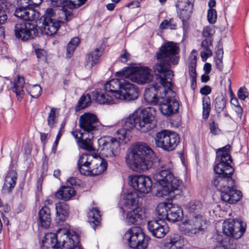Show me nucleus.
Wrapping results in <instances>:
<instances>
[{"mask_svg":"<svg viewBox=\"0 0 249 249\" xmlns=\"http://www.w3.org/2000/svg\"><path fill=\"white\" fill-rule=\"evenodd\" d=\"M180 48L177 43L168 41L159 48L155 58L157 60L153 67L156 78L160 85L152 83L145 89L144 99L150 105H159V109L165 115L170 116L178 112L179 103L174 98L158 97V93L160 90L166 93V89H171V82L174 76L172 65H177L179 60Z\"/></svg>","mask_w":249,"mask_h":249,"instance_id":"nucleus-1","label":"nucleus"},{"mask_svg":"<svg viewBox=\"0 0 249 249\" xmlns=\"http://www.w3.org/2000/svg\"><path fill=\"white\" fill-rule=\"evenodd\" d=\"M125 156L129 167L136 172L154 170L153 178L161 186L158 195L163 198H173L180 196L182 193V181L175 177L170 170V166L161 159L152 160L154 152L146 143L138 142L132 145Z\"/></svg>","mask_w":249,"mask_h":249,"instance_id":"nucleus-2","label":"nucleus"},{"mask_svg":"<svg viewBox=\"0 0 249 249\" xmlns=\"http://www.w3.org/2000/svg\"><path fill=\"white\" fill-rule=\"evenodd\" d=\"M155 111L154 107H147L123 119L121 123L122 128L117 131L119 141L111 136L100 138L98 143L102 155L107 158H113L117 155L120 143H126L129 140V133L134 127L142 132H146L156 127V124L154 121Z\"/></svg>","mask_w":249,"mask_h":249,"instance_id":"nucleus-3","label":"nucleus"},{"mask_svg":"<svg viewBox=\"0 0 249 249\" xmlns=\"http://www.w3.org/2000/svg\"><path fill=\"white\" fill-rule=\"evenodd\" d=\"M93 99L100 104H113L116 99L130 101L138 98L139 89L123 79H113L107 82L103 89L92 92Z\"/></svg>","mask_w":249,"mask_h":249,"instance_id":"nucleus-4","label":"nucleus"},{"mask_svg":"<svg viewBox=\"0 0 249 249\" xmlns=\"http://www.w3.org/2000/svg\"><path fill=\"white\" fill-rule=\"evenodd\" d=\"M213 169L216 175L212 178V184L221 192V200L229 204H234L239 201L242 195L241 191L233 188L235 181L232 178L234 171L232 166L216 163Z\"/></svg>","mask_w":249,"mask_h":249,"instance_id":"nucleus-5","label":"nucleus"},{"mask_svg":"<svg viewBox=\"0 0 249 249\" xmlns=\"http://www.w3.org/2000/svg\"><path fill=\"white\" fill-rule=\"evenodd\" d=\"M77 167L82 175L95 176L101 174L107 170V162L104 159H94L90 155L83 154L79 158Z\"/></svg>","mask_w":249,"mask_h":249,"instance_id":"nucleus-6","label":"nucleus"},{"mask_svg":"<svg viewBox=\"0 0 249 249\" xmlns=\"http://www.w3.org/2000/svg\"><path fill=\"white\" fill-rule=\"evenodd\" d=\"M139 196L136 192H128L124 195V206L127 209L126 220L131 224H139L145 217L144 209L139 203Z\"/></svg>","mask_w":249,"mask_h":249,"instance_id":"nucleus-7","label":"nucleus"},{"mask_svg":"<svg viewBox=\"0 0 249 249\" xmlns=\"http://www.w3.org/2000/svg\"><path fill=\"white\" fill-rule=\"evenodd\" d=\"M60 232L53 234L51 237L52 248L53 249H83L81 246L78 235L75 233L71 234L67 231L63 235Z\"/></svg>","mask_w":249,"mask_h":249,"instance_id":"nucleus-8","label":"nucleus"},{"mask_svg":"<svg viewBox=\"0 0 249 249\" xmlns=\"http://www.w3.org/2000/svg\"><path fill=\"white\" fill-rule=\"evenodd\" d=\"M151 71V69L146 66L141 67L134 72L130 68L125 67L116 72L115 75L119 79L127 78L139 84H144L150 83L153 79Z\"/></svg>","mask_w":249,"mask_h":249,"instance_id":"nucleus-9","label":"nucleus"},{"mask_svg":"<svg viewBox=\"0 0 249 249\" xmlns=\"http://www.w3.org/2000/svg\"><path fill=\"white\" fill-rule=\"evenodd\" d=\"M154 139L156 146L166 151L174 150L180 142L177 133L165 129L157 132Z\"/></svg>","mask_w":249,"mask_h":249,"instance_id":"nucleus-10","label":"nucleus"},{"mask_svg":"<svg viewBox=\"0 0 249 249\" xmlns=\"http://www.w3.org/2000/svg\"><path fill=\"white\" fill-rule=\"evenodd\" d=\"M206 229L205 218L201 214H193L183 222L181 231L185 235L193 236L202 234Z\"/></svg>","mask_w":249,"mask_h":249,"instance_id":"nucleus-11","label":"nucleus"},{"mask_svg":"<svg viewBox=\"0 0 249 249\" xmlns=\"http://www.w3.org/2000/svg\"><path fill=\"white\" fill-rule=\"evenodd\" d=\"M55 12L53 8H48L44 14L39 19V22L42 24L40 29L43 34L51 36L55 34L63 23L55 18Z\"/></svg>","mask_w":249,"mask_h":249,"instance_id":"nucleus-12","label":"nucleus"},{"mask_svg":"<svg viewBox=\"0 0 249 249\" xmlns=\"http://www.w3.org/2000/svg\"><path fill=\"white\" fill-rule=\"evenodd\" d=\"M124 238L128 241V245L131 248L146 249L147 247V238L139 227H132L126 231Z\"/></svg>","mask_w":249,"mask_h":249,"instance_id":"nucleus-13","label":"nucleus"},{"mask_svg":"<svg viewBox=\"0 0 249 249\" xmlns=\"http://www.w3.org/2000/svg\"><path fill=\"white\" fill-rule=\"evenodd\" d=\"M247 224L240 219L226 221L223 223V231L227 236L235 239L240 238L246 230Z\"/></svg>","mask_w":249,"mask_h":249,"instance_id":"nucleus-14","label":"nucleus"},{"mask_svg":"<svg viewBox=\"0 0 249 249\" xmlns=\"http://www.w3.org/2000/svg\"><path fill=\"white\" fill-rule=\"evenodd\" d=\"M15 36L23 41L34 38L38 35L35 25L28 21H22L15 25Z\"/></svg>","mask_w":249,"mask_h":249,"instance_id":"nucleus-15","label":"nucleus"},{"mask_svg":"<svg viewBox=\"0 0 249 249\" xmlns=\"http://www.w3.org/2000/svg\"><path fill=\"white\" fill-rule=\"evenodd\" d=\"M129 183L133 189L141 194L150 192L152 185L150 177L144 175H134L129 177Z\"/></svg>","mask_w":249,"mask_h":249,"instance_id":"nucleus-16","label":"nucleus"},{"mask_svg":"<svg viewBox=\"0 0 249 249\" xmlns=\"http://www.w3.org/2000/svg\"><path fill=\"white\" fill-rule=\"evenodd\" d=\"M80 127L85 134H92L98 129L99 122L97 116L90 113H85L79 118Z\"/></svg>","mask_w":249,"mask_h":249,"instance_id":"nucleus-17","label":"nucleus"},{"mask_svg":"<svg viewBox=\"0 0 249 249\" xmlns=\"http://www.w3.org/2000/svg\"><path fill=\"white\" fill-rule=\"evenodd\" d=\"M147 229L155 237L161 238L168 231L166 225L163 220H152L147 222Z\"/></svg>","mask_w":249,"mask_h":249,"instance_id":"nucleus-18","label":"nucleus"},{"mask_svg":"<svg viewBox=\"0 0 249 249\" xmlns=\"http://www.w3.org/2000/svg\"><path fill=\"white\" fill-rule=\"evenodd\" d=\"M194 2L190 0H177L176 6L178 14L183 24L190 16Z\"/></svg>","mask_w":249,"mask_h":249,"instance_id":"nucleus-19","label":"nucleus"},{"mask_svg":"<svg viewBox=\"0 0 249 249\" xmlns=\"http://www.w3.org/2000/svg\"><path fill=\"white\" fill-rule=\"evenodd\" d=\"M14 15L20 19L27 21L36 20L39 18V13L33 9V7L29 8H17Z\"/></svg>","mask_w":249,"mask_h":249,"instance_id":"nucleus-20","label":"nucleus"},{"mask_svg":"<svg viewBox=\"0 0 249 249\" xmlns=\"http://www.w3.org/2000/svg\"><path fill=\"white\" fill-rule=\"evenodd\" d=\"M184 246L183 238L178 234L166 237L163 249H182Z\"/></svg>","mask_w":249,"mask_h":249,"instance_id":"nucleus-21","label":"nucleus"},{"mask_svg":"<svg viewBox=\"0 0 249 249\" xmlns=\"http://www.w3.org/2000/svg\"><path fill=\"white\" fill-rule=\"evenodd\" d=\"M231 149V146L227 144L225 146L219 148L216 152V158L215 162L221 163L223 166L231 165L230 162L232 161L231 157L228 153Z\"/></svg>","mask_w":249,"mask_h":249,"instance_id":"nucleus-22","label":"nucleus"},{"mask_svg":"<svg viewBox=\"0 0 249 249\" xmlns=\"http://www.w3.org/2000/svg\"><path fill=\"white\" fill-rule=\"evenodd\" d=\"M37 222L38 226L43 229L48 228L51 222V214L50 208L44 206L39 210L38 213Z\"/></svg>","mask_w":249,"mask_h":249,"instance_id":"nucleus-23","label":"nucleus"},{"mask_svg":"<svg viewBox=\"0 0 249 249\" xmlns=\"http://www.w3.org/2000/svg\"><path fill=\"white\" fill-rule=\"evenodd\" d=\"M103 53V50L97 48L88 53L86 56L85 66L87 69H91L95 65L98 64Z\"/></svg>","mask_w":249,"mask_h":249,"instance_id":"nucleus-24","label":"nucleus"},{"mask_svg":"<svg viewBox=\"0 0 249 249\" xmlns=\"http://www.w3.org/2000/svg\"><path fill=\"white\" fill-rule=\"evenodd\" d=\"M17 178L18 174L16 171L11 170L9 171L5 178L3 190L11 193L16 184Z\"/></svg>","mask_w":249,"mask_h":249,"instance_id":"nucleus-25","label":"nucleus"},{"mask_svg":"<svg viewBox=\"0 0 249 249\" xmlns=\"http://www.w3.org/2000/svg\"><path fill=\"white\" fill-rule=\"evenodd\" d=\"M168 214L167 220L175 222L179 221L183 216V211L178 205L168 203Z\"/></svg>","mask_w":249,"mask_h":249,"instance_id":"nucleus-26","label":"nucleus"},{"mask_svg":"<svg viewBox=\"0 0 249 249\" xmlns=\"http://www.w3.org/2000/svg\"><path fill=\"white\" fill-rule=\"evenodd\" d=\"M14 85L11 89L16 93L18 99H22L24 95L23 87L25 84V80L23 77L18 75L14 79Z\"/></svg>","mask_w":249,"mask_h":249,"instance_id":"nucleus-27","label":"nucleus"},{"mask_svg":"<svg viewBox=\"0 0 249 249\" xmlns=\"http://www.w3.org/2000/svg\"><path fill=\"white\" fill-rule=\"evenodd\" d=\"M56 217L60 221H64L69 216V206L65 202H60L56 203Z\"/></svg>","mask_w":249,"mask_h":249,"instance_id":"nucleus-28","label":"nucleus"},{"mask_svg":"<svg viewBox=\"0 0 249 249\" xmlns=\"http://www.w3.org/2000/svg\"><path fill=\"white\" fill-rule=\"evenodd\" d=\"M75 194L74 188L69 186H62L56 193L55 196L59 199L69 200Z\"/></svg>","mask_w":249,"mask_h":249,"instance_id":"nucleus-29","label":"nucleus"},{"mask_svg":"<svg viewBox=\"0 0 249 249\" xmlns=\"http://www.w3.org/2000/svg\"><path fill=\"white\" fill-rule=\"evenodd\" d=\"M88 221L95 229L99 225L101 220L100 211L97 208H93L88 213Z\"/></svg>","mask_w":249,"mask_h":249,"instance_id":"nucleus-30","label":"nucleus"},{"mask_svg":"<svg viewBox=\"0 0 249 249\" xmlns=\"http://www.w3.org/2000/svg\"><path fill=\"white\" fill-rule=\"evenodd\" d=\"M215 110L217 113L220 114L226 107L227 100L223 94L218 95L213 101Z\"/></svg>","mask_w":249,"mask_h":249,"instance_id":"nucleus-31","label":"nucleus"},{"mask_svg":"<svg viewBox=\"0 0 249 249\" xmlns=\"http://www.w3.org/2000/svg\"><path fill=\"white\" fill-rule=\"evenodd\" d=\"M88 134V137L82 138L80 141H77V143L81 149L91 151L93 150L92 140L94 136L92 134Z\"/></svg>","mask_w":249,"mask_h":249,"instance_id":"nucleus-32","label":"nucleus"},{"mask_svg":"<svg viewBox=\"0 0 249 249\" xmlns=\"http://www.w3.org/2000/svg\"><path fill=\"white\" fill-rule=\"evenodd\" d=\"M91 104V97L89 94L82 95L75 107V110L78 111L89 106Z\"/></svg>","mask_w":249,"mask_h":249,"instance_id":"nucleus-33","label":"nucleus"},{"mask_svg":"<svg viewBox=\"0 0 249 249\" xmlns=\"http://www.w3.org/2000/svg\"><path fill=\"white\" fill-rule=\"evenodd\" d=\"M168 209V203H161L157 206L156 212L157 214L160 217L159 219L164 220V219H166L167 220Z\"/></svg>","mask_w":249,"mask_h":249,"instance_id":"nucleus-34","label":"nucleus"},{"mask_svg":"<svg viewBox=\"0 0 249 249\" xmlns=\"http://www.w3.org/2000/svg\"><path fill=\"white\" fill-rule=\"evenodd\" d=\"M56 109L52 107L47 117V124L51 129L54 128L58 123V119L55 115Z\"/></svg>","mask_w":249,"mask_h":249,"instance_id":"nucleus-35","label":"nucleus"},{"mask_svg":"<svg viewBox=\"0 0 249 249\" xmlns=\"http://www.w3.org/2000/svg\"><path fill=\"white\" fill-rule=\"evenodd\" d=\"M79 42L80 39L78 37H74L71 40L67 47V57H71Z\"/></svg>","mask_w":249,"mask_h":249,"instance_id":"nucleus-36","label":"nucleus"},{"mask_svg":"<svg viewBox=\"0 0 249 249\" xmlns=\"http://www.w3.org/2000/svg\"><path fill=\"white\" fill-rule=\"evenodd\" d=\"M187 207L188 212L192 215L193 214H199L198 213L201 210L202 204L200 201L195 200L190 202Z\"/></svg>","mask_w":249,"mask_h":249,"instance_id":"nucleus-37","label":"nucleus"},{"mask_svg":"<svg viewBox=\"0 0 249 249\" xmlns=\"http://www.w3.org/2000/svg\"><path fill=\"white\" fill-rule=\"evenodd\" d=\"M177 22L176 19L173 18H171L169 20H163L160 25V29L162 30L167 29L176 30L177 29Z\"/></svg>","mask_w":249,"mask_h":249,"instance_id":"nucleus-38","label":"nucleus"},{"mask_svg":"<svg viewBox=\"0 0 249 249\" xmlns=\"http://www.w3.org/2000/svg\"><path fill=\"white\" fill-rule=\"evenodd\" d=\"M28 94L34 98H37L41 93L42 89L40 86L35 85L26 88Z\"/></svg>","mask_w":249,"mask_h":249,"instance_id":"nucleus-39","label":"nucleus"},{"mask_svg":"<svg viewBox=\"0 0 249 249\" xmlns=\"http://www.w3.org/2000/svg\"><path fill=\"white\" fill-rule=\"evenodd\" d=\"M203 105V118L207 119L209 116L211 111V100L209 97H204L202 101Z\"/></svg>","mask_w":249,"mask_h":249,"instance_id":"nucleus-40","label":"nucleus"},{"mask_svg":"<svg viewBox=\"0 0 249 249\" xmlns=\"http://www.w3.org/2000/svg\"><path fill=\"white\" fill-rule=\"evenodd\" d=\"M196 56H194L193 60H191L189 63V74L190 78L191 77H196Z\"/></svg>","mask_w":249,"mask_h":249,"instance_id":"nucleus-41","label":"nucleus"},{"mask_svg":"<svg viewBox=\"0 0 249 249\" xmlns=\"http://www.w3.org/2000/svg\"><path fill=\"white\" fill-rule=\"evenodd\" d=\"M209 127L210 133L213 135H216L219 134L220 129L218 127V125L214 122V120L211 119L209 124Z\"/></svg>","mask_w":249,"mask_h":249,"instance_id":"nucleus-42","label":"nucleus"},{"mask_svg":"<svg viewBox=\"0 0 249 249\" xmlns=\"http://www.w3.org/2000/svg\"><path fill=\"white\" fill-rule=\"evenodd\" d=\"M217 18L216 11L215 9H210L207 14V18L209 23L213 24L216 22Z\"/></svg>","mask_w":249,"mask_h":249,"instance_id":"nucleus-43","label":"nucleus"},{"mask_svg":"<svg viewBox=\"0 0 249 249\" xmlns=\"http://www.w3.org/2000/svg\"><path fill=\"white\" fill-rule=\"evenodd\" d=\"M248 90L245 87H241L238 90V97L241 100H245L248 96Z\"/></svg>","mask_w":249,"mask_h":249,"instance_id":"nucleus-44","label":"nucleus"},{"mask_svg":"<svg viewBox=\"0 0 249 249\" xmlns=\"http://www.w3.org/2000/svg\"><path fill=\"white\" fill-rule=\"evenodd\" d=\"M50 5L53 7H63L67 5L68 0H49Z\"/></svg>","mask_w":249,"mask_h":249,"instance_id":"nucleus-45","label":"nucleus"},{"mask_svg":"<svg viewBox=\"0 0 249 249\" xmlns=\"http://www.w3.org/2000/svg\"><path fill=\"white\" fill-rule=\"evenodd\" d=\"M213 55L212 51L209 47L203 48V50L201 52V56L203 61H206L207 58Z\"/></svg>","mask_w":249,"mask_h":249,"instance_id":"nucleus-46","label":"nucleus"},{"mask_svg":"<svg viewBox=\"0 0 249 249\" xmlns=\"http://www.w3.org/2000/svg\"><path fill=\"white\" fill-rule=\"evenodd\" d=\"M214 31L211 27L207 26L204 28L202 34L203 36L207 38H212Z\"/></svg>","mask_w":249,"mask_h":249,"instance_id":"nucleus-47","label":"nucleus"},{"mask_svg":"<svg viewBox=\"0 0 249 249\" xmlns=\"http://www.w3.org/2000/svg\"><path fill=\"white\" fill-rule=\"evenodd\" d=\"M17 5V8H29L31 7L30 0H18Z\"/></svg>","mask_w":249,"mask_h":249,"instance_id":"nucleus-48","label":"nucleus"},{"mask_svg":"<svg viewBox=\"0 0 249 249\" xmlns=\"http://www.w3.org/2000/svg\"><path fill=\"white\" fill-rule=\"evenodd\" d=\"M71 134L75 139L77 141H80L82 138L85 137L86 135L85 133L81 132V130H75L71 132Z\"/></svg>","mask_w":249,"mask_h":249,"instance_id":"nucleus-49","label":"nucleus"},{"mask_svg":"<svg viewBox=\"0 0 249 249\" xmlns=\"http://www.w3.org/2000/svg\"><path fill=\"white\" fill-rule=\"evenodd\" d=\"M35 53L38 59L43 60L45 59L46 52L44 50L41 49H36Z\"/></svg>","mask_w":249,"mask_h":249,"instance_id":"nucleus-50","label":"nucleus"},{"mask_svg":"<svg viewBox=\"0 0 249 249\" xmlns=\"http://www.w3.org/2000/svg\"><path fill=\"white\" fill-rule=\"evenodd\" d=\"M7 16L5 11L0 6V24H3L7 20Z\"/></svg>","mask_w":249,"mask_h":249,"instance_id":"nucleus-51","label":"nucleus"},{"mask_svg":"<svg viewBox=\"0 0 249 249\" xmlns=\"http://www.w3.org/2000/svg\"><path fill=\"white\" fill-rule=\"evenodd\" d=\"M222 58L223 56H221L220 57L215 59L216 67L220 71H222L223 68Z\"/></svg>","mask_w":249,"mask_h":249,"instance_id":"nucleus-52","label":"nucleus"},{"mask_svg":"<svg viewBox=\"0 0 249 249\" xmlns=\"http://www.w3.org/2000/svg\"><path fill=\"white\" fill-rule=\"evenodd\" d=\"M212 91L211 88L209 86L205 85L200 90V92L202 95H207Z\"/></svg>","mask_w":249,"mask_h":249,"instance_id":"nucleus-53","label":"nucleus"},{"mask_svg":"<svg viewBox=\"0 0 249 249\" xmlns=\"http://www.w3.org/2000/svg\"><path fill=\"white\" fill-rule=\"evenodd\" d=\"M212 38H206L202 41L201 46L203 48L209 47L212 45Z\"/></svg>","mask_w":249,"mask_h":249,"instance_id":"nucleus-54","label":"nucleus"},{"mask_svg":"<svg viewBox=\"0 0 249 249\" xmlns=\"http://www.w3.org/2000/svg\"><path fill=\"white\" fill-rule=\"evenodd\" d=\"M235 112L236 113L237 118L241 120L243 114V108L240 106H237L235 107L234 108Z\"/></svg>","mask_w":249,"mask_h":249,"instance_id":"nucleus-55","label":"nucleus"},{"mask_svg":"<svg viewBox=\"0 0 249 249\" xmlns=\"http://www.w3.org/2000/svg\"><path fill=\"white\" fill-rule=\"evenodd\" d=\"M79 181L80 180L76 178L71 177L68 179V182L72 186H76L79 185Z\"/></svg>","mask_w":249,"mask_h":249,"instance_id":"nucleus-56","label":"nucleus"},{"mask_svg":"<svg viewBox=\"0 0 249 249\" xmlns=\"http://www.w3.org/2000/svg\"><path fill=\"white\" fill-rule=\"evenodd\" d=\"M65 20L68 22L73 18V14L71 11H66L65 12Z\"/></svg>","mask_w":249,"mask_h":249,"instance_id":"nucleus-57","label":"nucleus"},{"mask_svg":"<svg viewBox=\"0 0 249 249\" xmlns=\"http://www.w3.org/2000/svg\"><path fill=\"white\" fill-rule=\"evenodd\" d=\"M43 0H30L31 7H33V9L39 6L42 2Z\"/></svg>","mask_w":249,"mask_h":249,"instance_id":"nucleus-58","label":"nucleus"},{"mask_svg":"<svg viewBox=\"0 0 249 249\" xmlns=\"http://www.w3.org/2000/svg\"><path fill=\"white\" fill-rule=\"evenodd\" d=\"M211 64L209 63H206L204 66L203 70L206 74H208L211 71Z\"/></svg>","mask_w":249,"mask_h":249,"instance_id":"nucleus-59","label":"nucleus"},{"mask_svg":"<svg viewBox=\"0 0 249 249\" xmlns=\"http://www.w3.org/2000/svg\"><path fill=\"white\" fill-rule=\"evenodd\" d=\"M39 134L40 135V140L41 142L44 144H45L46 143V141L48 139V134L42 132H40Z\"/></svg>","mask_w":249,"mask_h":249,"instance_id":"nucleus-60","label":"nucleus"},{"mask_svg":"<svg viewBox=\"0 0 249 249\" xmlns=\"http://www.w3.org/2000/svg\"><path fill=\"white\" fill-rule=\"evenodd\" d=\"M129 54L126 52L122 54L120 57V61L122 62H125L127 61Z\"/></svg>","mask_w":249,"mask_h":249,"instance_id":"nucleus-61","label":"nucleus"},{"mask_svg":"<svg viewBox=\"0 0 249 249\" xmlns=\"http://www.w3.org/2000/svg\"><path fill=\"white\" fill-rule=\"evenodd\" d=\"M217 50L216 52L217 55L219 56L221 54V56H223V51L222 50V45L220 44V42H219L218 44H217Z\"/></svg>","mask_w":249,"mask_h":249,"instance_id":"nucleus-62","label":"nucleus"},{"mask_svg":"<svg viewBox=\"0 0 249 249\" xmlns=\"http://www.w3.org/2000/svg\"><path fill=\"white\" fill-rule=\"evenodd\" d=\"M5 37V28L2 26L0 25V40H2Z\"/></svg>","mask_w":249,"mask_h":249,"instance_id":"nucleus-63","label":"nucleus"},{"mask_svg":"<svg viewBox=\"0 0 249 249\" xmlns=\"http://www.w3.org/2000/svg\"><path fill=\"white\" fill-rule=\"evenodd\" d=\"M191 88L195 89L196 87V77H191Z\"/></svg>","mask_w":249,"mask_h":249,"instance_id":"nucleus-64","label":"nucleus"}]
</instances>
